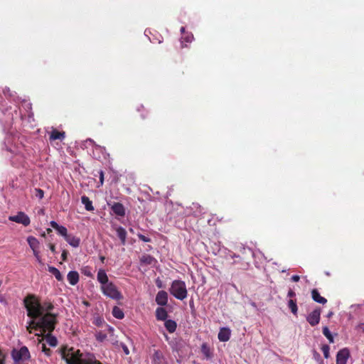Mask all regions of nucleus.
Segmentation results:
<instances>
[{"instance_id": "nucleus-1", "label": "nucleus", "mask_w": 364, "mask_h": 364, "mask_svg": "<svg viewBox=\"0 0 364 364\" xmlns=\"http://www.w3.org/2000/svg\"><path fill=\"white\" fill-rule=\"evenodd\" d=\"M25 307L27 310L28 316L32 320L28 322L27 330L29 333H32V329L40 330L39 321L36 322L35 318L42 316L46 311H50L53 309L51 303H45L43 305L41 304L38 297H25L23 299Z\"/></svg>"}, {"instance_id": "nucleus-2", "label": "nucleus", "mask_w": 364, "mask_h": 364, "mask_svg": "<svg viewBox=\"0 0 364 364\" xmlns=\"http://www.w3.org/2000/svg\"><path fill=\"white\" fill-rule=\"evenodd\" d=\"M61 355L67 364H81V361L85 358L80 350H74L73 348H68L67 347L61 348Z\"/></svg>"}, {"instance_id": "nucleus-3", "label": "nucleus", "mask_w": 364, "mask_h": 364, "mask_svg": "<svg viewBox=\"0 0 364 364\" xmlns=\"http://www.w3.org/2000/svg\"><path fill=\"white\" fill-rule=\"evenodd\" d=\"M56 323L55 315L51 313H47L43 315L39 321L40 330L43 333L46 331L51 333L55 329Z\"/></svg>"}, {"instance_id": "nucleus-4", "label": "nucleus", "mask_w": 364, "mask_h": 364, "mask_svg": "<svg viewBox=\"0 0 364 364\" xmlns=\"http://www.w3.org/2000/svg\"><path fill=\"white\" fill-rule=\"evenodd\" d=\"M170 293L172 296H186L187 290L185 282L181 280H174L171 284Z\"/></svg>"}, {"instance_id": "nucleus-5", "label": "nucleus", "mask_w": 364, "mask_h": 364, "mask_svg": "<svg viewBox=\"0 0 364 364\" xmlns=\"http://www.w3.org/2000/svg\"><path fill=\"white\" fill-rule=\"evenodd\" d=\"M27 242L30 247L33 250V255L35 256L36 260L40 264H43L41 257L40 256V252L38 251V248L40 246L39 241L33 236H28L27 237Z\"/></svg>"}, {"instance_id": "nucleus-6", "label": "nucleus", "mask_w": 364, "mask_h": 364, "mask_svg": "<svg viewBox=\"0 0 364 364\" xmlns=\"http://www.w3.org/2000/svg\"><path fill=\"white\" fill-rule=\"evenodd\" d=\"M11 356L15 361L26 360L30 358V353L27 347L23 346L19 350H13Z\"/></svg>"}, {"instance_id": "nucleus-7", "label": "nucleus", "mask_w": 364, "mask_h": 364, "mask_svg": "<svg viewBox=\"0 0 364 364\" xmlns=\"http://www.w3.org/2000/svg\"><path fill=\"white\" fill-rule=\"evenodd\" d=\"M186 213L188 215H193L194 217H200L205 213L204 208L198 203H192V204L187 207Z\"/></svg>"}, {"instance_id": "nucleus-8", "label": "nucleus", "mask_w": 364, "mask_h": 364, "mask_svg": "<svg viewBox=\"0 0 364 364\" xmlns=\"http://www.w3.org/2000/svg\"><path fill=\"white\" fill-rule=\"evenodd\" d=\"M9 220L16 223L22 224L24 226H28L31 223L29 217L23 212H18L17 215L9 216Z\"/></svg>"}, {"instance_id": "nucleus-9", "label": "nucleus", "mask_w": 364, "mask_h": 364, "mask_svg": "<svg viewBox=\"0 0 364 364\" xmlns=\"http://www.w3.org/2000/svg\"><path fill=\"white\" fill-rule=\"evenodd\" d=\"M102 288L106 296H120L116 286L112 282H108L106 284L102 285Z\"/></svg>"}, {"instance_id": "nucleus-10", "label": "nucleus", "mask_w": 364, "mask_h": 364, "mask_svg": "<svg viewBox=\"0 0 364 364\" xmlns=\"http://www.w3.org/2000/svg\"><path fill=\"white\" fill-rule=\"evenodd\" d=\"M350 357V351L347 348L340 350L336 355V364H346Z\"/></svg>"}, {"instance_id": "nucleus-11", "label": "nucleus", "mask_w": 364, "mask_h": 364, "mask_svg": "<svg viewBox=\"0 0 364 364\" xmlns=\"http://www.w3.org/2000/svg\"><path fill=\"white\" fill-rule=\"evenodd\" d=\"M321 311L315 309L306 317V320L311 326H315L320 321Z\"/></svg>"}, {"instance_id": "nucleus-12", "label": "nucleus", "mask_w": 364, "mask_h": 364, "mask_svg": "<svg viewBox=\"0 0 364 364\" xmlns=\"http://www.w3.org/2000/svg\"><path fill=\"white\" fill-rule=\"evenodd\" d=\"M111 209L113 213L118 216L124 217L125 215V208L120 203H114Z\"/></svg>"}, {"instance_id": "nucleus-13", "label": "nucleus", "mask_w": 364, "mask_h": 364, "mask_svg": "<svg viewBox=\"0 0 364 364\" xmlns=\"http://www.w3.org/2000/svg\"><path fill=\"white\" fill-rule=\"evenodd\" d=\"M230 330L228 328H221L218 333V339L220 341L226 342L230 338Z\"/></svg>"}, {"instance_id": "nucleus-14", "label": "nucleus", "mask_w": 364, "mask_h": 364, "mask_svg": "<svg viewBox=\"0 0 364 364\" xmlns=\"http://www.w3.org/2000/svg\"><path fill=\"white\" fill-rule=\"evenodd\" d=\"M65 138V132H59L56 129H53L49 136L50 141H55L57 139L63 140Z\"/></svg>"}, {"instance_id": "nucleus-15", "label": "nucleus", "mask_w": 364, "mask_h": 364, "mask_svg": "<svg viewBox=\"0 0 364 364\" xmlns=\"http://www.w3.org/2000/svg\"><path fill=\"white\" fill-rule=\"evenodd\" d=\"M67 279L71 285H75L79 282V274L76 271H70L67 275Z\"/></svg>"}, {"instance_id": "nucleus-16", "label": "nucleus", "mask_w": 364, "mask_h": 364, "mask_svg": "<svg viewBox=\"0 0 364 364\" xmlns=\"http://www.w3.org/2000/svg\"><path fill=\"white\" fill-rule=\"evenodd\" d=\"M168 317L167 311L163 307H158L156 309V318L159 321H166Z\"/></svg>"}, {"instance_id": "nucleus-17", "label": "nucleus", "mask_w": 364, "mask_h": 364, "mask_svg": "<svg viewBox=\"0 0 364 364\" xmlns=\"http://www.w3.org/2000/svg\"><path fill=\"white\" fill-rule=\"evenodd\" d=\"M115 230L122 244L125 245L127 235L126 230L121 226L117 227Z\"/></svg>"}, {"instance_id": "nucleus-18", "label": "nucleus", "mask_w": 364, "mask_h": 364, "mask_svg": "<svg viewBox=\"0 0 364 364\" xmlns=\"http://www.w3.org/2000/svg\"><path fill=\"white\" fill-rule=\"evenodd\" d=\"M81 364H102L100 361L96 359L95 356L92 354H88L82 359Z\"/></svg>"}, {"instance_id": "nucleus-19", "label": "nucleus", "mask_w": 364, "mask_h": 364, "mask_svg": "<svg viewBox=\"0 0 364 364\" xmlns=\"http://www.w3.org/2000/svg\"><path fill=\"white\" fill-rule=\"evenodd\" d=\"M164 357L161 351L155 350L152 355L153 364H162Z\"/></svg>"}, {"instance_id": "nucleus-20", "label": "nucleus", "mask_w": 364, "mask_h": 364, "mask_svg": "<svg viewBox=\"0 0 364 364\" xmlns=\"http://www.w3.org/2000/svg\"><path fill=\"white\" fill-rule=\"evenodd\" d=\"M164 326H165L166 330L170 333L175 332V331L176 330V327H177V324H176V321H174L173 320H170V319L165 321Z\"/></svg>"}, {"instance_id": "nucleus-21", "label": "nucleus", "mask_w": 364, "mask_h": 364, "mask_svg": "<svg viewBox=\"0 0 364 364\" xmlns=\"http://www.w3.org/2000/svg\"><path fill=\"white\" fill-rule=\"evenodd\" d=\"M65 240L73 247H77L79 245H80V240L79 237H75V236H71L70 235H68L66 238H65Z\"/></svg>"}, {"instance_id": "nucleus-22", "label": "nucleus", "mask_w": 364, "mask_h": 364, "mask_svg": "<svg viewBox=\"0 0 364 364\" xmlns=\"http://www.w3.org/2000/svg\"><path fill=\"white\" fill-rule=\"evenodd\" d=\"M97 280L102 285L106 284L108 282V277L105 270L100 269L97 273Z\"/></svg>"}, {"instance_id": "nucleus-23", "label": "nucleus", "mask_w": 364, "mask_h": 364, "mask_svg": "<svg viewBox=\"0 0 364 364\" xmlns=\"http://www.w3.org/2000/svg\"><path fill=\"white\" fill-rule=\"evenodd\" d=\"M82 203L85 205V208L88 211H92L94 210V207L92 205V202L90 200V198L86 196H83L81 198Z\"/></svg>"}, {"instance_id": "nucleus-24", "label": "nucleus", "mask_w": 364, "mask_h": 364, "mask_svg": "<svg viewBox=\"0 0 364 364\" xmlns=\"http://www.w3.org/2000/svg\"><path fill=\"white\" fill-rule=\"evenodd\" d=\"M48 271L55 276V279L58 281L63 280V277L61 273L60 272V271L57 268H55L54 267H49Z\"/></svg>"}, {"instance_id": "nucleus-25", "label": "nucleus", "mask_w": 364, "mask_h": 364, "mask_svg": "<svg viewBox=\"0 0 364 364\" xmlns=\"http://www.w3.org/2000/svg\"><path fill=\"white\" fill-rule=\"evenodd\" d=\"M112 315L114 316V317L118 319H122L124 316L122 310L117 306H114L112 309Z\"/></svg>"}, {"instance_id": "nucleus-26", "label": "nucleus", "mask_w": 364, "mask_h": 364, "mask_svg": "<svg viewBox=\"0 0 364 364\" xmlns=\"http://www.w3.org/2000/svg\"><path fill=\"white\" fill-rule=\"evenodd\" d=\"M46 342L52 347H55L58 344L57 338L48 333L46 337Z\"/></svg>"}, {"instance_id": "nucleus-27", "label": "nucleus", "mask_w": 364, "mask_h": 364, "mask_svg": "<svg viewBox=\"0 0 364 364\" xmlns=\"http://www.w3.org/2000/svg\"><path fill=\"white\" fill-rule=\"evenodd\" d=\"M154 258L149 255H144L140 258V262L145 264H151Z\"/></svg>"}, {"instance_id": "nucleus-28", "label": "nucleus", "mask_w": 364, "mask_h": 364, "mask_svg": "<svg viewBox=\"0 0 364 364\" xmlns=\"http://www.w3.org/2000/svg\"><path fill=\"white\" fill-rule=\"evenodd\" d=\"M323 334L327 338L330 343H334L333 337L327 326L323 327Z\"/></svg>"}, {"instance_id": "nucleus-29", "label": "nucleus", "mask_w": 364, "mask_h": 364, "mask_svg": "<svg viewBox=\"0 0 364 364\" xmlns=\"http://www.w3.org/2000/svg\"><path fill=\"white\" fill-rule=\"evenodd\" d=\"M289 308L291 309V311L294 315L297 314V305L296 301H294L293 299H290L288 303Z\"/></svg>"}, {"instance_id": "nucleus-30", "label": "nucleus", "mask_w": 364, "mask_h": 364, "mask_svg": "<svg viewBox=\"0 0 364 364\" xmlns=\"http://www.w3.org/2000/svg\"><path fill=\"white\" fill-rule=\"evenodd\" d=\"M201 351L206 358H208L211 357L210 348L206 343L202 345Z\"/></svg>"}, {"instance_id": "nucleus-31", "label": "nucleus", "mask_w": 364, "mask_h": 364, "mask_svg": "<svg viewBox=\"0 0 364 364\" xmlns=\"http://www.w3.org/2000/svg\"><path fill=\"white\" fill-rule=\"evenodd\" d=\"M56 230L58 232V233L60 235H61L62 236H63L65 237V239L66 238V237L68 235V230H67V228L64 226H62V225H60L57 229Z\"/></svg>"}, {"instance_id": "nucleus-32", "label": "nucleus", "mask_w": 364, "mask_h": 364, "mask_svg": "<svg viewBox=\"0 0 364 364\" xmlns=\"http://www.w3.org/2000/svg\"><path fill=\"white\" fill-rule=\"evenodd\" d=\"M95 338L98 341L102 342L107 338V334L102 331H99L95 334Z\"/></svg>"}, {"instance_id": "nucleus-33", "label": "nucleus", "mask_w": 364, "mask_h": 364, "mask_svg": "<svg viewBox=\"0 0 364 364\" xmlns=\"http://www.w3.org/2000/svg\"><path fill=\"white\" fill-rule=\"evenodd\" d=\"M321 350L323 353L325 358H329V350H330L329 346L326 344L323 345L321 347Z\"/></svg>"}, {"instance_id": "nucleus-34", "label": "nucleus", "mask_w": 364, "mask_h": 364, "mask_svg": "<svg viewBox=\"0 0 364 364\" xmlns=\"http://www.w3.org/2000/svg\"><path fill=\"white\" fill-rule=\"evenodd\" d=\"M168 297H156V301L159 305L164 306L167 304Z\"/></svg>"}, {"instance_id": "nucleus-35", "label": "nucleus", "mask_w": 364, "mask_h": 364, "mask_svg": "<svg viewBox=\"0 0 364 364\" xmlns=\"http://www.w3.org/2000/svg\"><path fill=\"white\" fill-rule=\"evenodd\" d=\"M35 196L38 199H42L44 196V191L41 188H35Z\"/></svg>"}, {"instance_id": "nucleus-36", "label": "nucleus", "mask_w": 364, "mask_h": 364, "mask_svg": "<svg viewBox=\"0 0 364 364\" xmlns=\"http://www.w3.org/2000/svg\"><path fill=\"white\" fill-rule=\"evenodd\" d=\"M95 151H100V152L102 153L103 154H107V156H109V154L106 153L105 147L95 144Z\"/></svg>"}, {"instance_id": "nucleus-37", "label": "nucleus", "mask_w": 364, "mask_h": 364, "mask_svg": "<svg viewBox=\"0 0 364 364\" xmlns=\"http://www.w3.org/2000/svg\"><path fill=\"white\" fill-rule=\"evenodd\" d=\"M137 236L139 238V240H141L143 242H151V239L149 237H148L142 234H138Z\"/></svg>"}, {"instance_id": "nucleus-38", "label": "nucleus", "mask_w": 364, "mask_h": 364, "mask_svg": "<svg viewBox=\"0 0 364 364\" xmlns=\"http://www.w3.org/2000/svg\"><path fill=\"white\" fill-rule=\"evenodd\" d=\"M314 300L320 304H325L327 302V300L325 297H312Z\"/></svg>"}, {"instance_id": "nucleus-39", "label": "nucleus", "mask_w": 364, "mask_h": 364, "mask_svg": "<svg viewBox=\"0 0 364 364\" xmlns=\"http://www.w3.org/2000/svg\"><path fill=\"white\" fill-rule=\"evenodd\" d=\"M103 319L100 317H97L94 319L93 323L97 326H100L103 323Z\"/></svg>"}, {"instance_id": "nucleus-40", "label": "nucleus", "mask_w": 364, "mask_h": 364, "mask_svg": "<svg viewBox=\"0 0 364 364\" xmlns=\"http://www.w3.org/2000/svg\"><path fill=\"white\" fill-rule=\"evenodd\" d=\"M156 285L158 288L159 289H162V288H164L165 286L163 284V281L159 278L158 277L156 279Z\"/></svg>"}, {"instance_id": "nucleus-41", "label": "nucleus", "mask_w": 364, "mask_h": 364, "mask_svg": "<svg viewBox=\"0 0 364 364\" xmlns=\"http://www.w3.org/2000/svg\"><path fill=\"white\" fill-rule=\"evenodd\" d=\"M68 252L65 250H64L61 255L62 260L65 262L68 259Z\"/></svg>"}, {"instance_id": "nucleus-42", "label": "nucleus", "mask_w": 364, "mask_h": 364, "mask_svg": "<svg viewBox=\"0 0 364 364\" xmlns=\"http://www.w3.org/2000/svg\"><path fill=\"white\" fill-rule=\"evenodd\" d=\"M99 173H100V185H102L103 182H104V172L102 170H100L99 171Z\"/></svg>"}, {"instance_id": "nucleus-43", "label": "nucleus", "mask_w": 364, "mask_h": 364, "mask_svg": "<svg viewBox=\"0 0 364 364\" xmlns=\"http://www.w3.org/2000/svg\"><path fill=\"white\" fill-rule=\"evenodd\" d=\"M122 350H123L124 353L126 355H129V350L128 347L125 344H122Z\"/></svg>"}, {"instance_id": "nucleus-44", "label": "nucleus", "mask_w": 364, "mask_h": 364, "mask_svg": "<svg viewBox=\"0 0 364 364\" xmlns=\"http://www.w3.org/2000/svg\"><path fill=\"white\" fill-rule=\"evenodd\" d=\"M5 355L3 352L0 350V364H4Z\"/></svg>"}, {"instance_id": "nucleus-45", "label": "nucleus", "mask_w": 364, "mask_h": 364, "mask_svg": "<svg viewBox=\"0 0 364 364\" xmlns=\"http://www.w3.org/2000/svg\"><path fill=\"white\" fill-rule=\"evenodd\" d=\"M50 225L55 230L60 226L55 221L53 220L50 221Z\"/></svg>"}, {"instance_id": "nucleus-46", "label": "nucleus", "mask_w": 364, "mask_h": 364, "mask_svg": "<svg viewBox=\"0 0 364 364\" xmlns=\"http://www.w3.org/2000/svg\"><path fill=\"white\" fill-rule=\"evenodd\" d=\"M300 279V277L298 276V275H293L291 277V280L292 282H299Z\"/></svg>"}, {"instance_id": "nucleus-47", "label": "nucleus", "mask_w": 364, "mask_h": 364, "mask_svg": "<svg viewBox=\"0 0 364 364\" xmlns=\"http://www.w3.org/2000/svg\"><path fill=\"white\" fill-rule=\"evenodd\" d=\"M48 246H49V248H50V251L52 252H53V253H55V245L50 243V244L48 245Z\"/></svg>"}, {"instance_id": "nucleus-48", "label": "nucleus", "mask_w": 364, "mask_h": 364, "mask_svg": "<svg viewBox=\"0 0 364 364\" xmlns=\"http://www.w3.org/2000/svg\"><path fill=\"white\" fill-rule=\"evenodd\" d=\"M311 296H320L318 291L316 289L311 291Z\"/></svg>"}, {"instance_id": "nucleus-49", "label": "nucleus", "mask_w": 364, "mask_h": 364, "mask_svg": "<svg viewBox=\"0 0 364 364\" xmlns=\"http://www.w3.org/2000/svg\"><path fill=\"white\" fill-rule=\"evenodd\" d=\"M156 296H168V294H167L166 291L162 290V291H159Z\"/></svg>"}, {"instance_id": "nucleus-50", "label": "nucleus", "mask_w": 364, "mask_h": 364, "mask_svg": "<svg viewBox=\"0 0 364 364\" xmlns=\"http://www.w3.org/2000/svg\"><path fill=\"white\" fill-rule=\"evenodd\" d=\"M43 350L48 355L49 352H50V349L48 348H46V346L43 344Z\"/></svg>"}, {"instance_id": "nucleus-51", "label": "nucleus", "mask_w": 364, "mask_h": 364, "mask_svg": "<svg viewBox=\"0 0 364 364\" xmlns=\"http://www.w3.org/2000/svg\"><path fill=\"white\" fill-rule=\"evenodd\" d=\"M287 296H295V293H294L293 291L290 290V291L288 292Z\"/></svg>"}, {"instance_id": "nucleus-52", "label": "nucleus", "mask_w": 364, "mask_h": 364, "mask_svg": "<svg viewBox=\"0 0 364 364\" xmlns=\"http://www.w3.org/2000/svg\"><path fill=\"white\" fill-rule=\"evenodd\" d=\"M100 261L104 263L105 262V256H100Z\"/></svg>"}, {"instance_id": "nucleus-53", "label": "nucleus", "mask_w": 364, "mask_h": 364, "mask_svg": "<svg viewBox=\"0 0 364 364\" xmlns=\"http://www.w3.org/2000/svg\"><path fill=\"white\" fill-rule=\"evenodd\" d=\"M82 302V303H83V304H85L86 306H90V304H89V302H88L87 301L83 300Z\"/></svg>"}, {"instance_id": "nucleus-54", "label": "nucleus", "mask_w": 364, "mask_h": 364, "mask_svg": "<svg viewBox=\"0 0 364 364\" xmlns=\"http://www.w3.org/2000/svg\"><path fill=\"white\" fill-rule=\"evenodd\" d=\"M314 357H315V358H316V357H318H318H320L319 353H317L316 351H314Z\"/></svg>"}, {"instance_id": "nucleus-55", "label": "nucleus", "mask_w": 364, "mask_h": 364, "mask_svg": "<svg viewBox=\"0 0 364 364\" xmlns=\"http://www.w3.org/2000/svg\"><path fill=\"white\" fill-rule=\"evenodd\" d=\"M360 328L362 329V331H364V323H361V324L360 325Z\"/></svg>"}, {"instance_id": "nucleus-56", "label": "nucleus", "mask_w": 364, "mask_h": 364, "mask_svg": "<svg viewBox=\"0 0 364 364\" xmlns=\"http://www.w3.org/2000/svg\"><path fill=\"white\" fill-rule=\"evenodd\" d=\"M4 301H5L4 297H0V301L1 302H3Z\"/></svg>"}, {"instance_id": "nucleus-57", "label": "nucleus", "mask_w": 364, "mask_h": 364, "mask_svg": "<svg viewBox=\"0 0 364 364\" xmlns=\"http://www.w3.org/2000/svg\"><path fill=\"white\" fill-rule=\"evenodd\" d=\"M184 31H185V28H184V27H182V28H181V32H184Z\"/></svg>"}, {"instance_id": "nucleus-58", "label": "nucleus", "mask_w": 364, "mask_h": 364, "mask_svg": "<svg viewBox=\"0 0 364 364\" xmlns=\"http://www.w3.org/2000/svg\"><path fill=\"white\" fill-rule=\"evenodd\" d=\"M47 232H48V233H49V232H52V230H51V229L48 228V229H47Z\"/></svg>"}, {"instance_id": "nucleus-59", "label": "nucleus", "mask_w": 364, "mask_h": 364, "mask_svg": "<svg viewBox=\"0 0 364 364\" xmlns=\"http://www.w3.org/2000/svg\"><path fill=\"white\" fill-rule=\"evenodd\" d=\"M28 105V108H29V109H31V104L28 103V105Z\"/></svg>"}, {"instance_id": "nucleus-60", "label": "nucleus", "mask_w": 364, "mask_h": 364, "mask_svg": "<svg viewBox=\"0 0 364 364\" xmlns=\"http://www.w3.org/2000/svg\"><path fill=\"white\" fill-rule=\"evenodd\" d=\"M177 299H179L181 300H183L185 297H182V296H180V297H176Z\"/></svg>"}, {"instance_id": "nucleus-61", "label": "nucleus", "mask_w": 364, "mask_h": 364, "mask_svg": "<svg viewBox=\"0 0 364 364\" xmlns=\"http://www.w3.org/2000/svg\"><path fill=\"white\" fill-rule=\"evenodd\" d=\"M325 274H326L327 276H330V273H329V272H326Z\"/></svg>"}, {"instance_id": "nucleus-62", "label": "nucleus", "mask_w": 364, "mask_h": 364, "mask_svg": "<svg viewBox=\"0 0 364 364\" xmlns=\"http://www.w3.org/2000/svg\"><path fill=\"white\" fill-rule=\"evenodd\" d=\"M141 118H142V119H145V118H146V116H144V114H141Z\"/></svg>"}, {"instance_id": "nucleus-63", "label": "nucleus", "mask_w": 364, "mask_h": 364, "mask_svg": "<svg viewBox=\"0 0 364 364\" xmlns=\"http://www.w3.org/2000/svg\"><path fill=\"white\" fill-rule=\"evenodd\" d=\"M41 235H42V237H46V234H45V232H44V233H43Z\"/></svg>"}, {"instance_id": "nucleus-64", "label": "nucleus", "mask_w": 364, "mask_h": 364, "mask_svg": "<svg viewBox=\"0 0 364 364\" xmlns=\"http://www.w3.org/2000/svg\"><path fill=\"white\" fill-rule=\"evenodd\" d=\"M27 296H34V295H33V294H27Z\"/></svg>"}]
</instances>
